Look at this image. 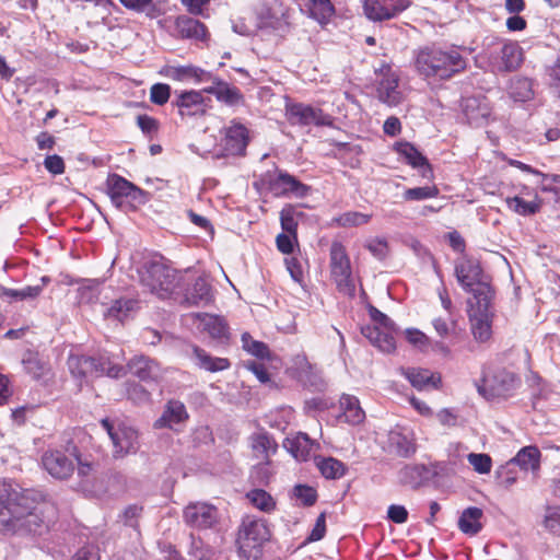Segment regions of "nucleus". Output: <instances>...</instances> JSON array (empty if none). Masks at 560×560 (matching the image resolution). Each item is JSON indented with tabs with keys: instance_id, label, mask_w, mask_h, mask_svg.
I'll return each mask as SVG.
<instances>
[{
	"instance_id": "obj_14",
	"label": "nucleus",
	"mask_w": 560,
	"mask_h": 560,
	"mask_svg": "<svg viewBox=\"0 0 560 560\" xmlns=\"http://www.w3.org/2000/svg\"><path fill=\"white\" fill-rule=\"evenodd\" d=\"M436 475L433 467L423 464H409L398 471V482L404 487L418 490L425 487Z\"/></svg>"
},
{
	"instance_id": "obj_21",
	"label": "nucleus",
	"mask_w": 560,
	"mask_h": 560,
	"mask_svg": "<svg viewBox=\"0 0 560 560\" xmlns=\"http://www.w3.org/2000/svg\"><path fill=\"white\" fill-rule=\"evenodd\" d=\"M159 73L174 81L184 82L194 79L197 83H201L211 79V73L194 65L186 66H164Z\"/></svg>"
},
{
	"instance_id": "obj_12",
	"label": "nucleus",
	"mask_w": 560,
	"mask_h": 560,
	"mask_svg": "<svg viewBox=\"0 0 560 560\" xmlns=\"http://www.w3.org/2000/svg\"><path fill=\"white\" fill-rule=\"evenodd\" d=\"M248 142H197L190 148L203 159H222L230 155L244 156Z\"/></svg>"
},
{
	"instance_id": "obj_42",
	"label": "nucleus",
	"mask_w": 560,
	"mask_h": 560,
	"mask_svg": "<svg viewBox=\"0 0 560 560\" xmlns=\"http://www.w3.org/2000/svg\"><path fill=\"white\" fill-rule=\"evenodd\" d=\"M137 302L135 300H116L113 305L104 311L105 317H113L122 322L133 311Z\"/></svg>"
},
{
	"instance_id": "obj_29",
	"label": "nucleus",
	"mask_w": 560,
	"mask_h": 560,
	"mask_svg": "<svg viewBox=\"0 0 560 560\" xmlns=\"http://www.w3.org/2000/svg\"><path fill=\"white\" fill-rule=\"evenodd\" d=\"M500 70L504 72L515 71L523 62V51L515 42L504 43L501 47Z\"/></svg>"
},
{
	"instance_id": "obj_33",
	"label": "nucleus",
	"mask_w": 560,
	"mask_h": 560,
	"mask_svg": "<svg viewBox=\"0 0 560 560\" xmlns=\"http://www.w3.org/2000/svg\"><path fill=\"white\" fill-rule=\"evenodd\" d=\"M306 11L308 18L319 24H327L336 13V9L330 0H308Z\"/></svg>"
},
{
	"instance_id": "obj_26",
	"label": "nucleus",
	"mask_w": 560,
	"mask_h": 560,
	"mask_svg": "<svg viewBox=\"0 0 560 560\" xmlns=\"http://www.w3.org/2000/svg\"><path fill=\"white\" fill-rule=\"evenodd\" d=\"M361 334L370 340V342L383 352H392L396 348L394 331L381 330L378 326H364Z\"/></svg>"
},
{
	"instance_id": "obj_60",
	"label": "nucleus",
	"mask_w": 560,
	"mask_h": 560,
	"mask_svg": "<svg viewBox=\"0 0 560 560\" xmlns=\"http://www.w3.org/2000/svg\"><path fill=\"white\" fill-rule=\"evenodd\" d=\"M102 424L103 427L106 429V431L108 432L112 441H113V444L116 448V452H120V453H129V445L127 444H122V441L120 440V433L118 430H115L113 424L109 422L108 419H103L102 420Z\"/></svg>"
},
{
	"instance_id": "obj_2",
	"label": "nucleus",
	"mask_w": 560,
	"mask_h": 560,
	"mask_svg": "<svg viewBox=\"0 0 560 560\" xmlns=\"http://www.w3.org/2000/svg\"><path fill=\"white\" fill-rule=\"evenodd\" d=\"M467 66L468 58L455 45L424 46L415 57V67L425 79L445 81L465 71Z\"/></svg>"
},
{
	"instance_id": "obj_44",
	"label": "nucleus",
	"mask_w": 560,
	"mask_h": 560,
	"mask_svg": "<svg viewBox=\"0 0 560 560\" xmlns=\"http://www.w3.org/2000/svg\"><path fill=\"white\" fill-rule=\"evenodd\" d=\"M508 206L510 209H513L515 212L522 215H530L535 214L540 210L542 200L537 199V201L527 202L521 197H513L506 199Z\"/></svg>"
},
{
	"instance_id": "obj_55",
	"label": "nucleus",
	"mask_w": 560,
	"mask_h": 560,
	"mask_svg": "<svg viewBox=\"0 0 560 560\" xmlns=\"http://www.w3.org/2000/svg\"><path fill=\"white\" fill-rule=\"evenodd\" d=\"M126 393L128 399L137 404L150 400V393L138 383H126Z\"/></svg>"
},
{
	"instance_id": "obj_23",
	"label": "nucleus",
	"mask_w": 560,
	"mask_h": 560,
	"mask_svg": "<svg viewBox=\"0 0 560 560\" xmlns=\"http://www.w3.org/2000/svg\"><path fill=\"white\" fill-rule=\"evenodd\" d=\"M185 521L198 528H209L217 522V509L208 504H191L184 511Z\"/></svg>"
},
{
	"instance_id": "obj_31",
	"label": "nucleus",
	"mask_w": 560,
	"mask_h": 560,
	"mask_svg": "<svg viewBox=\"0 0 560 560\" xmlns=\"http://www.w3.org/2000/svg\"><path fill=\"white\" fill-rule=\"evenodd\" d=\"M210 284L202 278L198 277L195 282L186 289L184 301L189 305H200L211 300Z\"/></svg>"
},
{
	"instance_id": "obj_35",
	"label": "nucleus",
	"mask_w": 560,
	"mask_h": 560,
	"mask_svg": "<svg viewBox=\"0 0 560 560\" xmlns=\"http://www.w3.org/2000/svg\"><path fill=\"white\" fill-rule=\"evenodd\" d=\"M404 374L411 383V385L418 389H421L428 385H432L433 388H439L442 380L441 376H435L428 370L422 369H407Z\"/></svg>"
},
{
	"instance_id": "obj_58",
	"label": "nucleus",
	"mask_w": 560,
	"mask_h": 560,
	"mask_svg": "<svg viewBox=\"0 0 560 560\" xmlns=\"http://www.w3.org/2000/svg\"><path fill=\"white\" fill-rule=\"evenodd\" d=\"M23 364L34 378H40L45 373V364L33 353L23 359Z\"/></svg>"
},
{
	"instance_id": "obj_20",
	"label": "nucleus",
	"mask_w": 560,
	"mask_h": 560,
	"mask_svg": "<svg viewBox=\"0 0 560 560\" xmlns=\"http://www.w3.org/2000/svg\"><path fill=\"white\" fill-rule=\"evenodd\" d=\"M105 362L93 357L71 354L68 358V368L74 377L83 378L88 375H102L105 371Z\"/></svg>"
},
{
	"instance_id": "obj_45",
	"label": "nucleus",
	"mask_w": 560,
	"mask_h": 560,
	"mask_svg": "<svg viewBox=\"0 0 560 560\" xmlns=\"http://www.w3.org/2000/svg\"><path fill=\"white\" fill-rule=\"evenodd\" d=\"M372 214H366L358 211H349L335 218L332 222L342 228L361 226L370 222Z\"/></svg>"
},
{
	"instance_id": "obj_11",
	"label": "nucleus",
	"mask_w": 560,
	"mask_h": 560,
	"mask_svg": "<svg viewBox=\"0 0 560 560\" xmlns=\"http://www.w3.org/2000/svg\"><path fill=\"white\" fill-rule=\"evenodd\" d=\"M410 5V0H363L364 14L372 22L395 19Z\"/></svg>"
},
{
	"instance_id": "obj_16",
	"label": "nucleus",
	"mask_w": 560,
	"mask_h": 560,
	"mask_svg": "<svg viewBox=\"0 0 560 560\" xmlns=\"http://www.w3.org/2000/svg\"><path fill=\"white\" fill-rule=\"evenodd\" d=\"M381 72L383 73V78L380 80L376 88L377 98L390 107L399 105L402 101V94L398 90V75L388 65L383 66Z\"/></svg>"
},
{
	"instance_id": "obj_47",
	"label": "nucleus",
	"mask_w": 560,
	"mask_h": 560,
	"mask_svg": "<svg viewBox=\"0 0 560 560\" xmlns=\"http://www.w3.org/2000/svg\"><path fill=\"white\" fill-rule=\"evenodd\" d=\"M295 207L288 205L280 212L281 228L296 240L298 220L294 218Z\"/></svg>"
},
{
	"instance_id": "obj_7",
	"label": "nucleus",
	"mask_w": 560,
	"mask_h": 560,
	"mask_svg": "<svg viewBox=\"0 0 560 560\" xmlns=\"http://www.w3.org/2000/svg\"><path fill=\"white\" fill-rule=\"evenodd\" d=\"M270 530L265 521L246 516L243 518L238 530L237 544L240 551L249 557L252 556L250 551L253 549L259 550L270 539Z\"/></svg>"
},
{
	"instance_id": "obj_57",
	"label": "nucleus",
	"mask_w": 560,
	"mask_h": 560,
	"mask_svg": "<svg viewBox=\"0 0 560 560\" xmlns=\"http://www.w3.org/2000/svg\"><path fill=\"white\" fill-rule=\"evenodd\" d=\"M468 462L479 474H487L491 470V457L488 454L470 453Z\"/></svg>"
},
{
	"instance_id": "obj_6",
	"label": "nucleus",
	"mask_w": 560,
	"mask_h": 560,
	"mask_svg": "<svg viewBox=\"0 0 560 560\" xmlns=\"http://www.w3.org/2000/svg\"><path fill=\"white\" fill-rule=\"evenodd\" d=\"M285 114L291 125H299L304 127H335L336 118L325 113L320 107L312 104H288L285 106Z\"/></svg>"
},
{
	"instance_id": "obj_54",
	"label": "nucleus",
	"mask_w": 560,
	"mask_h": 560,
	"mask_svg": "<svg viewBox=\"0 0 560 560\" xmlns=\"http://www.w3.org/2000/svg\"><path fill=\"white\" fill-rule=\"evenodd\" d=\"M293 494L296 499L301 500L305 506L314 505L317 500L316 490L307 485H296L293 488Z\"/></svg>"
},
{
	"instance_id": "obj_4",
	"label": "nucleus",
	"mask_w": 560,
	"mask_h": 560,
	"mask_svg": "<svg viewBox=\"0 0 560 560\" xmlns=\"http://www.w3.org/2000/svg\"><path fill=\"white\" fill-rule=\"evenodd\" d=\"M106 185L113 205L122 211H136L150 199V192L118 174H110Z\"/></svg>"
},
{
	"instance_id": "obj_40",
	"label": "nucleus",
	"mask_w": 560,
	"mask_h": 560,
	"mask_svg": "<svg viewBox=\"0 0 560 560\" xmlns=\"http://www.w3.org/2000/svg\"><path fill=\"white\" fill-rule=\"evenodd\" d=\"M389 445L398 456L404 458H408L416 453V444L406 435L396 431L389 432Z\"/></svg>"
},
{
	"instance_id": "obj_52",
	"label": "nucleus",
	"mask_w": 560,
	"mask_h": 560,
	"mask_svg": "<svg viewBox=\"0 0 560 560\" xmlns=\"http://www.w3.org/2000/svg\"><path fill=\"white\" fill-rule=\"evenodd\" d=\"M438 195L439 189L436 188V186L409 188L404 192V197L406 200H422L436 197Z\"/></svg>"
},
{
	"instance_id": "obj_18",
	"label": "nucleus",
	"mask_w": 560,
	"mask_h": 560,
	"mask_svg": "<svg viewBox=\"0 0 560 560\" xmlns=\"http://www.w3.org/2000/svg\"><path fill=\"white\" fill-rule=\"evenodd\" d=\"M174 26L182 39L206 42L210 36L205 23L187 14L176 16Z\"/></svg>"
},
{
	"instance_id": "obj_10",
	"label": "nucleus",
	"mask_w": 560,
	"mask_h": 560,
	"mask_svg": "<svg viewBox=\"0 0 560 560\" xmlns=\"http://www.w3.org/2000/svg\"><path fill=\"white\" fill-rule=\"evenodd\" d=\"M492 301L468 300V316L471 324V331L475 339L485 342L491 337V323L493 312Z\"/></svg>"
},
{
	"instance_id": "obj_53",
	"label": "nucleus",
	"mask_w": 560,
	"mask_h": 560,
	"mask_svg": "<svg viewBox=\"0 0 560 560\" xmlns=\"http://www.w3.org/2000/svg\"><path fill=\"white\" fill-rule=\"evenodd\" d=\"M368 311H369L371 319L375 324H378L381 327H383L384 330L394 331V332L398 331L396 324L386 314L378 311L375 306H373L372 304H369Z\"/></svg>"
},
{
	"instance_id": "obj_64",
	"label": "nucleus",
	"mask_w": 560,
	"mask_h": 560,
	"mask_svg": "<svg viewBox=\"0 0 560 560\" xmlns=\"http://www.w3.org/2000/svg\"><path fill=\"white\" fill-rule=\"evenodd\" d=\"M326 533V513L323 512L318 515L315 526L312 529L306 542L320 540Z\"/></svg>"
},
{
	"instance_id": "obj_38",
	"label": "nucleus",
	"mask_w": 560,
	"mask_h": 560,
	"mask_svg": "<svg viewBox=\"0 0 560 560\" xmlns=\"http://www.w3.org/2000/svg\"><path fill=\"white\" fill-rule=\"evenodd\" d=\"M340 407L343 409V417L351 424H359L364 419V411L359 405V400L350 395H342Z\"/></svg>"
},
{
	"instance_id": "obj_63",
	"label": "nucleus",
	"mask_w": 560,
	"mask_h": 560,
	"mask_svg": "<svg viewBox=\"0 0 560 560\" xmlns=\"http://www.w3.org/2000/svg\"><path fill=\"white\" fill-rule=\"evenodd\" d=\"M544 523L551 533L560 535V509H548Z\"/></svg>"
},
{
	"instance_id": "obj_62",
	"label": "nucleus",
	"mask_w": 560,
	"mask_h": 560,
	"mask_svg": "<svg viewBox=\"0 0 560 560\" xmlns=\"http://www.w3.org/2000/svg\"><path fill=\"white\" fill-rule=\"evenodd\" d=\"M44 166L54 175H60L65 172V162L62 158L57 154L47 155L44 160Z\"/></svg>"
},
{
	"instance_id": "obj_61",
	"label": "nucleus",
	"mask_w": 560,
	"mask_h": 560,
	"mask_svg": "<svg viewBox=\"0 0 560 560\" xmlns=\"http://www.w3.org/2000/svg\"><path fill=\"white\" fill-rule=\"evenodd\" d=\"M366 248L378 259H384L388 254V244L385 238H374L366 244Z\"/></svg>"
},
{
	"instance_id": "obj_43",
	"label": "nucleus",
	"mask_w": 560,
	"mask_h": 560,
	"mask_svg": "<svg viewBox=\"0 0 560 560\" xmlns=\"http://www.w3.org/2000/svg\"><path fill=\"white\" fill-rule=\"evenodd\" d=\"M101 281L98 280H84L82 285L79 287V304H93L98 301Z\"/></svg>"
},
{
	"instance_id": "obj_48",
	"label": "nucleus",
	"mask_w": 560,
	"mask_h": 560,
	"mask_svg": "<svg viewBox=\"0 0 560 560\" xmlns=\"http://www.w3.org/2000/svg\"><path fill=\"white\" fill-rule=\"evenodd\" d=\"M172 88L167 83L158 82L150 89L151 103L162 106L165 105L171 97Z\"/></svg>"
},
{
	"instance_id": "obj_25",
	"label": "nucleus",
	"mask_w": 560,
	"mask_h": 560,
	"mask_svg": "<svg viewBox=\"0 0 560 560\" xmlns=\"http://www.w3.org/2000/svg\"><path fill=\"white\" fill-rule=\"evenodd\" d=\"M128 371L141 381H158L160 377L159 364L143 355L131 359L127 366Z\"/></svg>"
},
{
	"instance_id": "obj_30",
	"label": "nucleus",
	"mask_w": 560,
	"mask_h": 560,
	"mask_svg": "<svg viewBox=\"0 0 560 560\" xmlns=\"http://www.w3.org/2000/svg\"><path fill=\"white\" fill-rule=\"evenodd\" d=\"M509 95L514 102L525 103L534 98V81L526 77H514L510 81Z\"/></svg>"
},
{
	"instance_id": "obj_24",
	"label": "nucleus",
	"mask_w": 560,
	"mask_h": 560,
	"mask_svg": "<svg viewBox=\"0 0 560 560\" xmlns=\"http://www.w3.org/2000/svg\"><path fill=\"white\" fill-rule=\"evenodd\" d=\"M288 22L284 13L262 4L257 12V27L262 31L279 32L284 31Z\"/></svg>"
},
{
	"instance_id": "obj_17",
	"label": "nucleus",
	"mask_w": 560,
	"mask_h": 560,
	"mask_svg": "<svg viewBox=\"0 0 560 560\" xmlns=\"http://www.w3.org/2000/svg\"><path fill=\"white\" fill-rule=\"evenodd\" d=\"M210 80H212L213 84L205 88L202 92L213 95L218 102L228 106L244 104V95L238 88L231 85L219 77L211 75Z\"/></svg>"
},
{
	"instance_id": "obj_37",
	"label": "nucleus",
	"mask_w": 560,
	"mask_h": 560,
	"mask_svg": "<svg viewBox=\"0 0 560 560\" xmlns=\"http://www.w3.org/2000/svg\"><path fill=\"white\" fill-rule=\"evenodd\" d=\"M201 319L203 329L214 339H226L229 336V327L223 317L209 314H198Z\"/></svg>"
},
{
	"instance_id": "obj_13",
	"label": "nucleus",
	"mask_w": 560,
	"mask_h": 560,
	"mask_svg": "<svg viewBox=\"0 0 560 560\" xmlns=\"http://www.w3.org/2000/svg\"><path fill=\"white\" fill-rule=\"evenodd\" d=\"M73 451V455L78 462V476L80 477V481L77 486L78 490L91 498H98L105 494L108 489L103 485V480L95 477L93 464L83 463L80 455L77 453L78 450L75 446Z\"/></svg>"
},
{
	"instance_id": "obj_22",
	"label": "nucleus",
	"mask_w": 560,
	"mask_h": 560,
	"mask_svg": "<svg viewBox=\"0 0 560 560\" xmlns=\"http://www.w3.org/2000/svg\"><path fill=\"white\" fill-rule=\"evenodd\" d=\"M176 97L172 101V106L178 109L182 117L195 116L202 114L203 96L202 92L190 90V91H176Z\"/></svg>"
},
{
	"instance_id": "obj_1",
	"label": "nucleus",
	"mask_w": 560,
	"mask_h": 560,
	"mask_svg": "<svg viewBox=\"0 0 560 560\" xmlns=\"http://www.w3.org/2000/svg\"><path fill=\"white\" fill-rule=\"evenodd\" d=\"M45 522L37 502L28 494L13 492L8 497L7 511L2 513L0 532L8 536L40 535Z\"/></svg>"
},
{
	"instance_id": "obj_59",
	"label": "nucleus",
	"mask_w": 560,
	"mask_h": 560,
	"mask_svg": "<svg viewBox=\"0 0 560 560\" xmlns=\"http://www.w3.org/2000/svg\"><path fill=\"white\" fill-rule=\"evenodd\" d=\"M137 125L143 135L150 138L153 137L159 129V121L147 114L138 115Z\"/></svg>"
},
{
	"instance_id": "obj_51",
	"label": "nucleus",
	"mask_w": 560,
	"mask_h": 560,
	"mask_svg": "<svg viewBox=\"0 0 560 560\" xmlns=\"http://www.w3.org/2000/svg\"><path fill=\"white\" fill-rule=\"evenodd\" d=\"M248 128L237 119H232L230 126L225 128L223 140H249Z\"/></svg>"
},
{
	"instance_id": "obj_36",
	"label": "nucleus",
	"mask_w": 560,
	"mask_h": 560,
	"mask_svg": "<svg viewBox=\"0 0 560 560\" xmlns=\"http://www.w3.org/2000/svg\"><path fill=\"white\" fill-rule=\"evenodd\" d=\"M283 446L298 460H306L311 452L312 442L306 433H299L294 439H285Z\"/></svg>"
},
{
	"instance_id": "obj_50",
	"label": "nucleus",
	"mask_w": 560,
	"mask_h": 560,
	"mask_svg": "<svg viewBox=\"0 0 560 560\" xmlns=\"http://www.w3.org/2000/svg\"><path fill=\"white\" fill-rule=\"evenodd\" d=\"M278 180L284 185L287 190L295 194L298 197H304L307 195L310 187L298 180L294 176L287 173H281Z\"/></svg>"
},
{
	"instance_id": "obj_15",
	"label": "nucleus",
	"mask_w": 560,
	"mask_h": 560,
	"mask_svg": "<svg viewBox=\"0 0 560 560\" xmlns=\"http://www.w3.org/2000/svg\"><path fill=\"white\" fill-rule=\"evenodd\" d=\"M330 266L331 273L336 278L339 287L348 288L349 292L354 291V285L350 280L351 269L350 261L347 256L346 249L340 242H332L330 247Z\"/></svg>"
},
{
	"instance_id": "obj_56",
	"label": "nucleus",
	"mask_w": 560,
	"mask_h": 560,
	"mask_svg": "<svg viewBox=\"0 0 560 560\" xmlns=\"http://www.w3.org/2000/svg\"><path fill=\"white\" fill-rule=\"evenodd\" d=\"M253 447L267 459L270 451L276 452L277 444L267 434H258L254 440Z\"/></svg>"
},
{
	"instance_id": "obj_5",
	"label": "nucleus",
	"mask_w": 560,
	"mask_h": 560,
	"mask_svg": "<svg viewBox=\"0 0 560 560\" xmlns=\"http://www.w3.org/2000/svg\"><path fill=\"white\" fill-rule=\"evenodd\" d=\"M138 273L141 284L161 298L170 294L175 287L176 271L162 262H145Z\"/></svg>"
},
{
	"instance_id": "obj_3",
	"label": "nucleus",
	"mask_w": 560,
	"mask_h": 560,
	"mask_svg": "<svg viewBox=\"0 0 560 560\" xmlns=\"http://www.w3.org/2000/svg\"><path fill=\"white\" fill-rule=\"evenodd\" d=\"M455 275L462 287L472 294V301H492L494 290L478 260L467 258L455 266Z\"/></svg>"
},
{
	"instance_id": "obj_9",
	"label": "nucleus",
	"mask_w": 560,
	"mask_h": 560,
	"mask_svg": "<svg viewBox=\"0 0 560 560\" xmlns=\"http://www.w3.org/2000/svg\"><path fill=\"white\" fill-rule=\"evenodd\" d=\"M518 381L513 372L498 369L483 376L482 383L478 385V392L487 399L506 397L515 388Z\"/></svg>"
},
{
	"instance_id": "obj_41",
	"label": "nucleus",
	"mask_w": 560,
	"mask_h": 560,
	"mask_svg": "<svg viewBox=\"0 0 560 560\" xmlns=\"http://www.w3.org/2000/svg\"><path fill=\"white\" fill-rule=\"evenodd\" d=\"M317 467L327 479H338L346 472V466L340 460L332 457L320 459Z\"/></svg>"
},
{
	"instance_id": "obj_46",
	"label": "nucleus",
	"mask_w": 560,
	"mask_h": 560,
	"mask_svg": "<svg viewBox=\"0 0 560 560\" xmlns=\"http://www.w3.org/2000/svg\"><path fill=\"white\" fill-rule=\"evenodd\" d=\"M42 292L40 285H34V287H26L23 290H13L8 289L2 285H0V296H8L14 300H27V299H35L37 298Z\"/></svg>"
},
{
	"instance_id": "obj_19",
	"label": "nucleus",
	"mask_w": 560,
	"mask_h": 560,
	"mask_svg": "<svg viewBox=\"0 0 560 560\" xmlns=\"http://www.w3.org/2000/svg\"><path fill=\"white\" fill-rule=\"evenodd\" d=\"M42 462L48 474L56 479H68L74 471L72 459L60 451L45 453Z\"/></svg>"
},
{
	"instance_id": "obj_28",
	"label": "nucleus",
	"mask_w": 560,
	"mask_h": 560,
	"mask_svg": "<svg viewBox=\"0 0 560 560\" xmlns=\"http://www.w3.org/2000/svg\"><path fill=\"white\" fill-rule=\"evenodd\" d=\"M188 418L185 406L177 400L168 401L162 416L155 421L154 427L158 429L170 428L178 424Z\"/></svg>"
},
{
	"instance_id": "obj_39",
	"label": "nucleus",
	"mask_w": 560,
	"mask_h": 560,
	"mask_svg": "<svg viewBox=\"0 0 560 560\" xmlns=\"http://www.w3.org/2000/svg\"><path fill=\"white\" fill-rule=\"evenodd\" d=\"M194 353L198 359L199 366L209 372L222 371L230 366L228 359L213 358L199 347H194Z\"/></svg>"
},
{
	"instance_id": "obj_49",
	"label": "nucleus",
	"mask_w": 560,
	"mask_h": 560,
	"mask_svg": "<svg viewBox=\"0 0 560 560\" xmlns=\"http://www.w3.org/2000/svg\"><path fill=\"white\" fill-rule=\"evenodd\" d=\"M247 498L256 508L260 509L261 511L268 512L275 505L271 495L262 489H255L250 491L247 494Z\"/></svg>"
},
{
	"instance_id": "obj_8",
	"label": "nucleus",
	"mask_w": 560,
	"mask_h": 560,
	"mask_svg": "<svg viewBox=\"0 0 560 560\" xmlns=\"http://www.w3.org/2000/svg\"><path fill=\"white\" fill-rule=\"evenodd\" d=\"M463 120L471 128H483L497 122L488 98L483 95L463 97L460 102Z\"/></svg>"
},
{
	"instance_id": "obj_32",
	"label": "nucleus",
	"mask_w": 560,
	"mask_h": 560,
	"mask_svg": "<svg viewBox=\"0 0 560 560\" xmlns=\"http://www.w3.org/2000/svg\"><path fill=\"white\" fill-rule=\"evenodd\" d=\"M483 512L481 509L477 506H470L463 511L458 520L459 529L467 535L474 536L478 534L482 525L480 523V518L482 517Z\"/></svg>"
},
{
	"instance_id": "obj_34",
	"label": "nucleus",
	"mask_w": 560,
	"mask_h": 560,
	"mask_svg": "<svg viewBox=\"0 0 560 560\" xmlns=\"http://www.w3.org/2000/svg\"><path fill=\"white\" fill-rule=\"evenodd\" d=\"M540 452L536 446H526L522 448L517 455L508 463V467L517 465L525 471L528 469L537 471L539 469Z\"/></svg>"
},
{
	"instance_id": "obj_27",
	"label": "nucleus",
	"mask_w": 560,
	"mask_h": 560,
	"mask_svg": "<svg viewBox=\"0 0 560 560\" xmlns=\"http://www.w3.org/2000/svg\"><path fill=\"white\" fill-rule=\"evenodd\" d=\"M395 150L405 155L407 162L412 167H422L423 177H432V167L425 156H423L410 142H395Z\"/></svg>"
}]
</instances>
